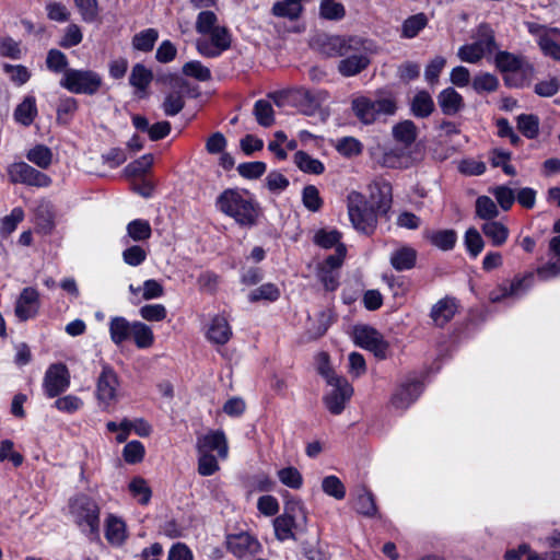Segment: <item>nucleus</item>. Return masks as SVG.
<instances>
[{
    "mask_svg": "<svg viewBox=\"0 0 560 560\" xmlns=\"http://www.w3.org/2000/svg\"><path fill=\"white\" fill-rule=\"evenodd\" d=\"M303 7L299 1L284 0L278 1L272 5V14L279 18L296 20L302 13Z\"/></svg>",
    "mask_w": 560,
    "mask_h": 560,
    "instance_id": "40",
    "label": "nucleus"
},
{
    "mask_svg": "<svg viewBox=\"0 0 560 560\" xmlns=\"http://www.w3.org/2000/svg\"><path fill=\"white\" fill-rule=\"evenodd\" d=\"M294 163L304 173L319 175L325 171V166L319 160L312 158L304 151H298L294 154Z\"/></svg>",
    "mask_w": 560,
    "mask_h": 560,
    "instance_id": "37",
    "label": "nucleus"
},
{
    "mask_svg": "<svg viewBox=\"0 0 560 560\" xmlns=\"http://www.w3.org/2000/svg\"><path fill=\"white\" fill-rule=\"evenodd\" d=\"M319 14L325 20H341L346 10L342 3L335 0H322L319 5Z\"/></svg>",
    "mask_w": 560,
    "mask_h": 560,
    "instance_id": "52",
    "label": "nucleus"
},
{
    "mask_svg": "<svg viewBox=\"0 0 560 560\" xmlns=\"http://www.w3.org/2000/svg\"><path fill=\"white\" fill-rule=\"evenodd\" d=\"M472 88L477 93L494 92L499 88V80L494 74L480 73L474 78Z\"/></svg>",
    "mask_w": 560,
    "mask_h": 560,
    "instance_id": "57",
    "label": "nucleus"
},
{
    "mask_svg": "<svg viewBox=\"0 0 560 560\" xmlns=\"http://www.w3.org/2000/svg\"><path fill=\"white\" fill-rule=\"evenodd\" d=\"M476 214L487 221H493L499 215L494 201L488 196H480L476 200Z\"/></svg>",
    "mask_w": 560,
    "mask_h": 560,
    "instance_id": "47",
    "label": "nucleus"
},
{
    "mask_svg": "<svg viewBox=\"0 0 560 560\" xmlns=\"http://www.w3.org/2000/svg\"><path fill=\"white\" fill-rule=\"evenodd\" d=\"M105 538L114 546L124 544L127 538L125 522L115 515H108L105 524Z\"/></svg>",
    "mask_w": 560,
    "mask_h": 560,
    "instance_id": "28",
    "label": "nucleus"
},
{
    "mask_svg": "<svg viewBox=\"0 0 560 560\" xmlns=\"http://www.w3.org/2000/svg\"><path fill=\"white\" fill-rule=\"evenodd\" d=\"M70 512L75 525L89 539L100 538V506L97 503L84 495H78L70 503Z\"/></svg>",
    "mask_w": 560,
    "mask_h": 560,
    "instance_id": "2",
    "label": "nucleus"
},
{
    "mask_svg": "<svg viewBox=\"0 0 560 560\" xmlns=\"http://www.w3.org/2000/svg\"><path fill=\"white\" fill-rule=\"evenodd\" d=\"M217 209L232 218L242 228H253L258 223L260 207L246 189L226 188L215 199Z\"/></svg>",
    "mask_w": 560,
    "mask_h": 560,
    "instance_id": "1",
    "label": "nucleus"
},
{
    "mask_svg": "<svg viewBox=\"0 0 560 560\" xmlns=\"http://www.w3.org/2000/svg\"><path fill=\"white\" fill-rule=\"evenodd\" d=\"M279 296L280 290L276 284L265 283L256 288L255 290L250 291V293L248 294V300L252 303L262 300L268 302H275L279 299Z\"/></svg>",
    "mask_w": 560,
    "mask_h": 560,
    "instance_id": "46",
    "label": "nucleus"
},
{
    "mask_svg": "<svg viewBox=\"0 0 560 560\" xmlns=\"http://www.w3.org/2000/svg\"><path fill=\"white\" fill-rule=\"evenodd\" d=\"M355 511L364 516L372 517L377 513L374 495L371 491L362 489L355 500Z\"/></svg>",
    "mask_w": 560,
    "mask_h": 560,
    "instance_id": "45",
    "label": "nucleus"
},
{
    "mask_svg": "<svg viewBox=\"0 0 560 560\" xmlns=\"http://www.w3.org/2000/svg\"><path fill=\"white\" fill-rule=\"evenodd\" d=\"M70 386V373L66 364L54 363L48 366L43 378V390L48 398L58 397Z\"/></svg>",
    "mask_w": 560,
    "mask_h": 560,
    "instance_id": "12",
    "label": "nucleus"
},
{
    "mask_svg": "<svg viewBox=\"0 0 560 560\" xmlns=\"http://www.w3.org/2000/svg\"><path fill=\"white\" fill-rule=\"evenodd\" d=\"M393 137L397 142L409 147L417 139V127L411 120H404L396 124L392 130Z\"/></svg>",
    "mask_w": 560,
    "mask_h": 560,
    "instance_id": "35",
    "label": "nucleus"
},
{
    "mask_svg": "<svg viewBox=\"0 0 560 560\" xmlns=\"http://www.w3.org/2000/svg\"><path fill=\"white\" fill-rule=\"evenodd\" d=\"M351 52L341 56L338 71L342 77H354L365 70L371 63L369 42L359 37V44L354 45Z\"/></svg>",
    "mask_w": 560,
    "mask_h": 560,
    "instance_id": "7",
    "label": "nucleus"
},
{
    "mask_svg": "<svg viewBox=\"0 0 560 560\" xmlns=\"http://www.w3.org/2000/svg\"><path fill=\"white\" fill-rule=\"evenodd\" d=\"M184 75L194 78L200 82L210 81L212 75L208 67L203 66L199 60H190L182 67Z\"/></svg>",
    "mask_w": 560,
    "mask_h": 560,
    "instance_id": "44",
    "label": "nucleus"
},
{
    "mask_svg": "<svg viewBox=\"0 0 560 560\" xmlns=\"http://www.w3.org/2000/svg\"><path fill=\"white\" fill-rule=\"evenodd\" d=\"M349 218L357 231L365 235H370L374 232L376 226V215L371 208L351 212Z\"/></svg>",
    "mask_w": 560,
    "mask_h": 560,
    "instance_id": "29",
    "label": "nucleus"
},
{
    "mask_svg": "<svg viewBox=\"0 0 560 560\" xmlns=\"http://www.w3.org/2000/svg\"><path fill=\"white\" fill-rule=\"evenodd\" d=\"M153 79V73L142 63H136L132 67L129 84L135 88V94L138 98L147 96V90Z\"/></svg>",
    "mask_w": 560,
    "mask_h": 560,
    "instance_id": "24",
    "label": "nucleus"
},
{
    "mask_svg": "<svg viewBox=\"0 0 560 560\" xmlns=\"http://www.w3.org/2000/svg\"><path fill=\"white\" fill-rule=\"evenodd\" d=\"M38 298V292L34 288L23 289L15 304V315L19 319L25 322L36 316L39 308Z\"/></svg>",
    "mask_w": 560,
    "mask_h": 560,
    "instance_id": "18",
    "label": "nucleus"
},
{
    "mask_svg": "<svg viewBox=\"0 0 560 560\" xmlns=\"http://www.w3.org/2000/svg\"><path fill=\"white\" fill-rule=\"evenodd\" d=\"M129 491L140 504L145 505L150 502L152 491L143 478H133L129 483Z\"/></svg>",
    "mask_w": 560,
    "mask_h": 560,
    "instance_id": "51",
    "label": "nucleus"
},
{
    "mask_svg": "<svg viewBox=\"0 0 560 560\" xmlns=\"http://www.w3.org/2000/svg\"><path fill=\"white\" fill-rule=\"evenodd\" d=\"M206 35L209 38H199L196 42L197 51L206 58H218L231 47L232 36L225 26H218Z\"/></svg>",
    "mask_w": 560,
    "mask_h": 560,
    "instance_id": "8",
    "label": "nucleus"
},
{
    "mask_svg": "<svg viewBox=\"0 0 560 560\" xmlns=\"http://www.w3.org/2000/svg\"><path fill=\"white\" fill-rule=\"evenodd\" d=\"M497 68L505 73L504 81L506 85L513 88H523L528 85L534 77L535 69L523 57L508 51H499L494 59Z\"/></svg>",
    "mask_w": 560,
    "mask_h": 560,
    "instance_id": "3",
    "label": "nucleus"
},
{
    "mask_svg": "<svg viewBox=\"0 0 560 560\" xmlns=\"http://www.w3.org/2000/svg\"><path fill=\"white\" fill-rule=\"evenodd\" d=\"M341 233L337 230L327 231L325 229L318 230L314 235V243L322 248L329 249L332 247H337L338 244H342L340 242Z\"/></svg>",
    "mask_w": 560,
    "mask_h": 560,
    "instance_id": "49",
    "label": "nucleus"
},
{
    "mask_svg": "<svg viewBox=\"0 0 560 560\" xmlns=\"http://www.w3.org/2000/svg\"><path fill=\"white\" fill-rule=\"evenodd\" d=\"M133 322H129L122 316H114L109 319L108 330L110 340L116 346L122 345L131 338Z\"/></svg>",
    "mask_w": 560,
    "mask_h": 560,
    "instance_id": "25",
    "label": "nucleus"
},
{
    "mask_svg": "<svg viewBox=\"0 0 560 560\" xmlns=\"http://www.w3.org/2000/svg\"><path fill=\"white\" fill-rule=\"evenodd\" d=\"M267 165L265 162H245L237 166L238 174L247 179H257L266 172Z\"/></svg>",
    "mask_w": 560,
    "mask_h": 560,
    "instance_id": "64",
    "label": "nucleus"
},
{
    "mask_svg": "<svg viewBox=\"0 0 560 560\" xmlns=\"http://www.w3.org/2000/svg\"><path fill=\"white\" fill-rule=\"evenodd\" d=\"M151 235L152 229L149 221L143 219H135L127 224L126 235L120 238V243L124 246H128L131 241L144 242L148 241Z\"/></svg>",
    "mask_w": 560,
    "mask_h": 560,
    "instance_id": "23",
    "label": "nucleus"
},
{
    "mask_svg": "<svg viewBox=\"0 0 560 560\" xmlns=\"http://www.w3.org/2000/svg\"><path fill=\"white\" fill-rule=\"evenodd\" d=\"M302 201L304 207L312 212L319 211L323 206V199L319 196V190L314 185H307L303 188Z\"/></svg>",
    "mask_w": 560,
    "mask_h": 560,
    "instance_id": "59",
    "label": "nucleus"
},
{
    "mask_svg": "<svg viewBox=\"0 0 560 560\" xmlns=\"http://www.w3.org/2000/svg\"><path fill=\"white\" fill-rule=\"evenodd\" d=\"M232 337V329L228 319L222 315L212 318L207 331V338L215 345H225Z\"/></svg>",
    "mask_w": 560,
    "mask_h": 560,
    "instance_id": "26",
    "label": "nucleus"
},
{
    "mask_svg": "<svg viewBox=\"0 0 560 560\" xmlns=\"http://www.w3.org/2000/svg\"><path fill=\"white\" fill-rule=\"evenodd\" d=\"M434 109L433 97L425 90L418 91L410 101V112L416 118H428Z\"/></svg>",
    "mask_w": 560,
    "mask_h": 560,
    "instance_id": "27",
    "label": "nucleus"
},
{
    "mask_svg": "<svg viewBox=\"0 0 560 560\" xmlns=\"http://www.w3.org/2000/svg\"><path fill=\"white\" fill-rule=\"evenodd\" d=\"M323 491L335 498L336 500H342L346 497V488L341 480L334 475L327 476L322 481Z\"/></svg>",
    "mask_w": 560,
    "mask_h": 560,
    "instance_id": "55",
    "label": "nucleus"
},
{
    "mask_svg": "<svg viewBox=\"0 0 560 560\" xmlns=\"http://www.w3.org/2000/svg\"><path fill=\"white\" fill-rule=\"evenodd\" d=\"M24 219V211L21 207H15L10 214L1 220L0 233L3 236L10 235L18 228V224Z\"/></svg>",
    "mask_w": 560,
    "mask_h": 560,
    "instance_id": "58",
    "label": "nucleus"
},
{
    "mask_svg": "<svg viewBox=\"0 0 560 560\" xmlns=\"http://www.w3.org/2000/svg\"><path fill=\"white\" fill-rule=\"evenodd\" d=\"M493 36H486L480 38L472 44H466L459 47L457 56L462 61L476 63L487 52H491L494 47Z\"/></svg>",
    "mask_w": 560,
    "mask_h": 560,
    "instance_id": "17",
    "label": "nucleus"
},
{
    "mask_svg": "<svg viewBox=\"0 0 560 560\" xmlns=\"http://www.w3.org/2000/svg\"><path fill=\"white\" fill-rule=\"evenodd\" d=\"M481 231L493 246H502L509 237V229L500 221H487L481 225Z\"/></svg>",
    "mask_w": 560,
    "mask_h": 560,
    "instance_id": "33",
    "label": "nucleus"
},
{
    "mask_svg": "<svg viewBox=\"0 0 560 560\" xmlns=\"http://www.w3.org/2000/svg\"><path fill=\"white\" fill-rule=\"evenodd\" d=\"M423 385L417 380L402 383L392 397V404L396 408H408L421 395Z\"/></svg>",
    "mask_w": 560,
    "mask_h": 560,
    "instance_id": "19",
    "label": "nucleus"
},
{
    "mask_svg": "<svg viewBox=\"0 0 560 560\" xmlns=\"http://www.w3.org/2000/svg\"><path fill=\"white\" fill-rule=\"evenodd\" d=\"M147 256L148 253L142 246L131 244L126 246V249L121 254L124 262L131 267H138L143 264Z\"/></svg>",
    "mask_w": 560,
    "mask_h": 560,
    "instance_id": "53",
    "label": "nucleus"
},
{
    "mask_svg": "<svg viewBox=\"0 0 560 560\" xmlns=\"http://www.w3.org/2000/svg\"><path fill=\"white\" fill-rule=\"evenodd\" d=\"M197 453L211 454L218 453V457L225 459L229 454L228 441L222 430H211L205 434L197 436L196 441Z\"/></svg>",
    "mask_w": 560,
    "mask_h": 560,
    "instance_id": "15",
    "label": "nucleus"
},
{
    "mask_svg": "<svg viewBox=\"0 0 560 560\" xmlns=\"http://www.w3.org/2000/svg\"><path fill=\"white\" fill-rule=\"evenodd\" d=\"M424 237L435 247L442 249V250H451L454 248L456 241H457V234L454 230L447 229V230H439V231H431L428 230L424 232Z\"/></svg>",
    "mask_w": 560,
    "mask_h": 560,
    "instance_id": "31",
    "label": "nucleus"
},
{
    "mask_svg": "<svg viewBox=\"0 0 560 560\" xmlns=\"http://www.w3.org/2000/svg\"><path fill=\"white\" fill-rule=\"evenodd\" d=\"M418 252L410 245H398L389 255V264L396 271L411 270L417 262Z\"/></svg>",
    "mask_w": 560,
    "mask_h": 560,
    "instance_id": "22",
    "label": "nucleus"
},
{
    "mask_svg": "<svg viewBox=\"0 0 560 560\" xmlns=\"http://www.w3.org/2000/svg\"><path fill=\"white\" fill-rule=\"evenodd\" d=\"M535 275L528 272L523 277H515L511 283L500 284L489 293V300L493 303L500 302L505 298H520L533 285Z\"/></svg>",
    "mask_w": 560,
    "mask_h": 560,
    "instance_id": "14",
    "label": "nucleus"
},
{
    "mask_svg": "<svg viewBox=\"0 0 560 560\" xmlns=\"http://www.w3.org/2000/svg\"><path fill=\"white\" fill-rule=\"evenodd\" d=\"M353 44H359V37L320 34L313 39L312 45L325 57L332 58L351 52Z\"/></svg>",
    "mask_w": 560,
    "mask_h": 560,
    "instance_id": "10",
    "label": "nucleus"
},
{
    "mask_svg": "<svg viewBox=\"0 0 560 560\" xmlns=\"http://www.w3.org/2000/svg\"><path fill=\"white\" fill-rule=\"evenodd\" d=\"M538 45L544 55L560 60V30L552 28L544 32L538 39Z\"/></svg>",
    "mask_w": 560,
    "mask_h": 560,
    "instance_id": "30",
    "label": "nucleus"
},
{
    "mask_svg": "<svg viewBox=\"0 0 560 560\" xmlns=\"http://www.w3.org/2000/svg\"><path fill=\"white\" fill-rule=\"evenodd\" d=\"M280 482L291 489H300L303 486V477L298 468L284 467L278 471Z\"/></svg>",
    "mask_w": 560,
    "mask_h": 560,
    "instance_id": "54",
    "label": "nucleus"
},
{
    "mask_svg": "<svg viewBox=\"0 0 560 560\" xmlns=\"http://www.w3.org/2000/svg\"><path fill=\"white\" fill-rule=\"evenodd\" d=\"M118 386L119 381L117 373L109 364L104 363L96 384V396L98 400L105 404L113 401L116 398Z\"/></svg>",
    "mask_w": 560,
    "mask_h": 560,
    "instance_id": "16",
    "label": "nucleus"
},
{
    "mask_svg": "<svg viewBox=\"0 0 560 560\" xmlns=\"http://www.w3.org/2000/svg\"><path fill=\"white\" fill-rule=\"evenodd\" d=\"M351 107L357 118L365 125L373 124L382 115H394L397 110V104L392 97L360 96L352 101Z\"/></svg>",
    "mask_w": 560,
    "mask_h": 560,
    "instance_id": "4",
    "label": "nucleus"
},
{
    "mask_svg": "<svg viewBox=\"0 0 560 560\" xmlns=\"http://www.w3.org/2000/svg\"><path fill=\"white\" fill-rule=\"evenodd\" d=\"M67 56L59 49H50L46 56V67L49 71L54 73H62V75L70 68Z\"/></svg>",
    "mask_w": 560,
    "mask_h": 560,
    "instance_id": "43",
    "label": "nucleus"
},
{
    "mask_svg": "<svg viewBox=\"0 0 560 560\" xmlns=\"http://www.w3.org/2000/svg\"><path fill=\"white\" fill-rule=\"evenodd\" d=\"M517 128L528 139L537 137L539 131V120L534 115L522 114L517 117Z\"/></svg>",
    "mask_w": 560,
    "mask_h": 560,
    "instance_id": "56",
    "label": "nucleus"
},
{
    "mask_svg": "<svg viewBox=\"0 0 560 560\" xmlns=\"http://www.w3.org/2000/svg\"><path fill=\"white\" fill-rule=\"evenodd\" d=\"M326 378L332 389L324 397L325 406L332 415H340L351 398L353 388L343 377L327 374Z\"/></svg>",
    "mask_w": 560,
    "mask_h": 560,
    "instance_id": "9",
    "label": "nucleus"
},
{
    "mask_svg": "<svg viewBox=\"0 0 560 560\" xmlns=\"http://www.w3.org/2000/svg\"><path fill=\"white\" fill-rule=\"evenodd\" d=\"M300 524L294 522L289 517H283L281 515L277 516L273 520V528L276 538L280 541H284L288 539H295V535L293 529L296 528Z\"/></svg>",
    "mask_w": 560,
    "mask_h": 560,
    "instance_id": "41",
    "label": "nucleus"
},
{
    "mask_svg": "<svg viewBox=\"0 0 560 560\" xmlns=\"http://www.w3.org/2000/svg\"><path fill=\"white\" fill-rule=\"evenodd\" d=\"M60 86L73 94L95 95L103 85L100 73L88 69H69L62 75Z\"/></svg>",
    "mask_w": 560,
    "mask_h": 560,
    "instance_id": "5",
    "label": "nucleus"
},
{
    "mask_svg": "<svg viewBox=\"0 0 560 560\" xmlns=\"http://www.w3.org/2000/svg\"><path fill=\"white\" fill-rule=\"evenodd\" d=\"M159 39V32L155 28H145L133 35L131 45L135 50L150 52Z\"/></svg>",
    "mask_w": 560,
    "mask_h": 560,
    "instance_id": "34",
    "label": "nucleus"
},
{
    "mask_svg": "<svg viewBox=\"0 0 560 560\" xmlns=\"http://www.w3.org/2000/svg\"><path fill=\"white\" fill-rule=\"evenodd\" d=\"M226 548L234 557L240 559L255 557L262 551L259 540L244 532L228 535Z\"/></svg>",
    "mask_w": 560,
    "mask_h": 560,
    "instance_id": "13",
    "label": "nucleus"
},
{
    "mask_svg": "<svg viewBox=\"0 0 560 560\" xmlns=\"http://www.w3.org/2000/svg\"><path fill=\"white\" fill-rule=\"evenodd\" d=\"M335 148L339 154L346 158L358 156L363 150L362 143L354 137H342L338 139Z\"/></svg>",
    "mask_w": 560,
    "mask_h": 560,
    "instance_id": "48",
    "label": "nucleus"
},
{
    "mask_svg": "<svg viewBox=\"0 0 560 560\" xmlns=\"http://www.w3.org/2000/svg\"><path fill=\"white\" fill-rule=\"evenodd\" d=\"M438 105L445 116H455L465 108V101L454 88L442 90L438 96Z\"/></svg>",
    "mask_w": 560,
    "mask_h": 560,
    "instance_id": "20",
    "label": "nucleus"
},
{
    "mask_svg": "<svg viewBox=\"0 0 560 560\" xmlns=\"http://www.w3.org/2000/svg\"><path fill=\"white\" fill-rule=\"evenodd\" d=\"M37 116L36 98L34 95H26L14 110V119L21 125L28 127Z\"/></svg>",
    "mask_w": 560,
    "mask_h": 560,
    "instance_id": "32",
    "label": "nucleus"
},
{
    "mask_svg": "<svg viewBox=\"0 0 560 560\" xmlns=\"http://www.w3.org/2000/svg\"><path fill=\"white\" fill-rule=\"evenodd\" d=\"M457 308V300L452 296H445L432 306L430 317L435 326L444 327L454 317Z\"/></svg>",
    "mask_w": 560,
    "mask_h": 560,
    "instance_id": "21",
    "label": "nucleus"
},
{
    "mask_svg": "<svg viewBox=\"0 0 560 560\" xmlns=\"http://www.w3.org/2000/svg\"><path fill=\"white\" fill-rule=\"evenodd\" d=\"M354 343L371 351L377 359L387 358L389 345L383 335L369 325H357L353 328Z\"/></svg>",
    "mask_w": 560,
    "mask_h": 560,
    "instance_id": "6",
    "label": "nucleus"
},
{
    "mask_svg": "<svg viewBox=\"0 0 560 560\" xmlns=\"http://www.w3.org/2000/svg\"><path fill=\"white\" fill-rule=\"evenodd\" d=\"M253 114L261 127H270L275 122V112L267 100H258L254 105Z\"/></svg>",
    "mask_w": 560,
    "mask_h": 560,
    "instance_id": "42",
    "label": "nucleus"
},
{
    "mask_svg": "<svg viewBox=\"0 0 560 560\" xmlns=\"http://www.w3.org/2000/svg\"><path fill=\"white\" fill-rule=\"evenodd\" d=\"M144 446L140 441H130L128 442L122 450V457L128 464H138L144 457Z\"/></svg>",
    "mask_w": 560,
    "mask_h": 560,
    "instance_id": "60",
    "label": "nucleus"
},
{
    "mask_svg": "<svg viewBox=\"0 0 560 560\" xmlns=\"http://www.w3.org/2000/svg\"><path fill=\"white\" fill-rule=\"evenodd\" d=\"M428 25V18L424 13H417L406 19L401 25L402 38L416 37Z\"/></svg>",
    "mask_w": 560,
    "mask_h": 560,
    "instance_id": "36",
    "label": "nucleus"
},
{
    "mask_svg": "<svg viewBox=\"0 0 560 560\" xmlns=\"http://www.w3.org/2000/svg\"><path fill=\"white\" fill-rule=\"evenodd\" d=\"M9 179L12 184H23L33 187H48L51 184V178L34 168L25 162H14L7 168Z\"/></svg>",
    "mask_w": 560,
    "mask_h": 560,
    "instance_id": "11",
    "label": "nucleus"
},
{
    "mask_svg": "<svg viewBox=\"0 0 560 560\" xmlns=\"http://www.w3.org/2000/svg\"><path fill=\"white\" fill-rule=\"evenodd\" d=\"M131 338L139 349H145L153 345L154 335L152 329L142 322H133Z\"/></svg>",
    "mask_w": 560,
    "mask_h": 560,
    "instance_id": "39",
    "label": "nucleus"
},
{
    "mask_svg": "<svg viewBox=\"0 0 560 560\" xmlns=\"http://www.w3.org/2000/svg\"><path fill=\"white\" fill-rule=\"evenodd\" d=\"M185 101L179 92L168 93L163 103L162 109L166 116H175L184 108Z\"/></svg>",
    "mask_w": 560,
    "mask_h": 560,
    "instance_id": "62",
    "label": "nucleus"
},
{
    "mask_svg": "<svg viewBox=\"0 0 560 560\" xmlns=\"http://www.w3.org/2000/svg\"><path fill=\"white\" fill-rule=\"evenodd\" d=\"M283 517H289L299 524H306V512L301 501L290 500L284 504Z\"/></svg>",
    "mask_w": 560,
    "mask_h": 560,
    "instance_id": "61",
    "label": "nucleus"
},
{
    "mask_svg": "<svg viewBox=\"0 0 560 560\" xmlns=\"http://www.w3.org/2000/svg\"><path fill=\"white\" fill-rule=\"evenodd\" d=\"M82 21L86 23L94 22L98 16L97 0H74Z\"/></svg>",
    "mask_w": 560,
    "mask_h": 560,
    "instance_id": "63",
    "label": "nucleus"
},
{
    "mask_svg": "<svg viewBox=\"0 0 560 560\" xmlns=\"http://www.w3.org/2000/svg\"><path fill=\"white\" fill-rule=\"evenodd\" d=\"M464 244L468 254L474 258H476L485 247L482 236L475 228H470L466 231L464 236Z\"/></svg>",
    "mask_w": 560,
    "mask_h": 560,
    "instance_id": "50",
    "label": "nucleus"
},
{
    "mask_svg": "<svg viewBox=\"0 0 560 560\" xmlns=\"http://www.w3.org/2000/svg\"><path fill=\"white\" fill-rule=\"evenodd\" d=\"M26 159L42 170H47L52 163V152L44 144H36L26 152Z\"/></svg>",
    "mask_w": 560,
    "mask_h": 560,
    "instance_id": "38",
    "label": "nucleus"
}]
</instances>
